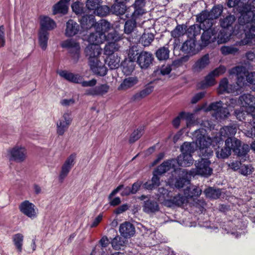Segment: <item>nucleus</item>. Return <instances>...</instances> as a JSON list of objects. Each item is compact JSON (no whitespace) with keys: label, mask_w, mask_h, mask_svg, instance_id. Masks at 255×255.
Here are the masks:
<instances>
[{"label":"nucleus","mask_w":255,"mask_h":255,"mask_svg":"<svg viewBox=\"0 0 255 255\" xmlns=\"http://www.w3.org/2000/svg\"><path fill=\"white\" fill-rule=\"evenodd\" d=\"M223 143H216L214 146L216 156L219 159H226L231 154L232 151L238 158L242 161H245L249 157L250 146L246 143L242 144L240 140L236 137H229L224 139L221 137Z\"/></svg>","instance_id":"nucleus-1"},{"label":"nucleus","mask_w":255,"mask_h":255,"mask_svg":"<svg viewBox=\"0 0 255 255\" xmlns=\"http://www.w3.org/2000/svg\"><path fill=\"white\" fill-rule=\"evenodd\" d=\"M180 150L181 153L177 156V158H172L163 162V165L160 167V169L162 167L166 165L172 166L176 169L178 166H189L193 164V157L192 154L194 152V142H184L180 146Z\"/></svg>","instance_id":"nucleus-2"},{"label":"nucleus","mask_w":255,"mask_h":255,"mask_svg":"<svg viewBox=\"0 0 255 255\" xmlns=\"http://www.w3.org/2000/svg\"><path fill=\"white\" fill-rule=\"evenodd\" d=\"M229 73L230 75H236L237 85L239 86L240 90L247 81L252 85L251 89L255 92V72L249 73L245 67L238 66L230 70Z\"/></svg>","instance_id":"nucleus-3"},{"label":"nucleus","mask_w":255,"mask_h":255,"mask_svg":"<svg viewBox=\"0 0 255 255\" xmlns=\"http://www.w3.org/2000/svg\"><path fill=\"white\" fill-rule=\"evenodd\" d=\"M222 11V7L219 5L214 6L210 11L203 10L196 16L197 21L206 27H212L214 19L219 17Z\"/></svg>","instance_id":"nucleus-4"},{"label":"nucleus","mask_w":255,"mask_h":255,"mask_svg":"<svg viewBox=\"0 0 255 255\" xmlns=\"http://www.w3.org/2000/svg\"><path fill=\"white\" fill-rule=\"evenodd\" d=\"M195 135L196 137V144L199 146V148L211 146L214 147L216 143L219 144L223 143L222 140L221 139V137L218 136L217 135L213 138L206 136L203 130L202 131H196Z\"/></svg>","instance_id":"nucleus-5"},{"label":"nucleus","mask_w":255,"mask_h":255,"mask_svg":"<svg viewBox=\"0 0 255 255\" xmlns=\"http://www.w3.org/2000/svg\"><path fill=\"white\" fill-rule=\"evenodd\" d=\"M61 46L68 50L74 63L78 61L80 54V46L79 43L72 39H67L62 42Z\"/></svg>","instance_id":"nucleus-6"},{"label":"nucleus","mask_w":255,"mask_h":255,"mask_svg":"<svg viewBox=\"0 0 255 255\" xmlns=\"http://www.w3.org/2000/svg\"><path fill=\"white\" fill-rule=\"evenodd\" d=\"M107 39L111 40V41L108 42L106 44L104 48L105 54L108 56L115 54L114 52L119 50L120 47V45L118 43V41L121 40L120 37L115 32H111L108 34Z\"/></svg>","instance_id":"nucleus-7"},{"label":"nucleus","mask_w":255,"mask_h":255,"mask_svg":"<svg viewBox=\"0 0 255 255\" xmlns=\"http://www.w3.org/2000/svg\"><path fill=\"white\" fill-rule=\"evenodd\" d=\"M211 161L209 159L201 158L196 160L195 163L196 167V174L200 175L204 177L210 176L213 169L210 167Z\"/></svg>","instance_id":"nucleus-8"},{"label":"nucleus","mask_w":255,"mask_h":255,"mask_svg":"<svg viewBox=\"0 0 255 255\" xmlns=\"http://www.w3.org/2000/svg\"><path fill=\"white\" fill-rule=\"evenodd\" d=\"M153 60V55L151 52L142 51L137 56L136 62L141 69L145 70L152 65Z\"/></svg>","instance_id":"nucleus-9"},{"label":"nucleus","mask_w":255,"mask_h":255,"mask_svg":"<svg viewBox=\"0 0 255 255\" xmlns=\"http://www.w3.org/2000/svg\"><path fill=\"white\" fill-rule=\"evenodd\" d=\"M202 29L204 32L202 34L201 46L205 47L209 43L216 41V34L217 30L215 28L212 27H206V25L202 24Z\"/></svg>","instance_id":"nucleus-10"},{"label":"nucleus","mask_w":255,"mask_h":255,"mask_svg":"<svg viewBox=\"0 0 255 255\" xmlns=\"http://www.w3.org/2000/svg\"><path fill=\"white\" fill-rule=\"evenodd\" d=\"M18 208L21 213L31 219H34L37 216L35 206L28 200L22 202L19 205Z\"/></svg>","instance_id":"nucleus-11"},{"label":"nucleus","mask_w":255,"mask_h":255,"mask_svg":"<svg viewBox=\"0 0 255 255\" xmlns=\"http://www.w3.org/2000/svg\"><path fill=\"white\" fill-rule=\"evenodd\" d=\"M76 154H71L65 160L61 167V170L59 175V180L62 183L67 177L70 171L74 166L75 162Z\"/></svg>","instance_id":"nucleus-12"},{"label":"nucleus","mask_w":255,"mask_h":255,"mask_svg":"<svg viewBox=\"0 0 255 255\" xmlns=\"http://www.w3.org/2000/svg\"><path fill=\"white\" fill-rule=\"evenodd\" d=\"M26 151L24 147L15 146L8 150L9 159L21 162L26 158Z\"/></svg>","instance_id":"nucleus-13"},{"label":"nucleus","mask_w":255,"mask_h":255,"mask_svg":"<svg viewBox=\"0 0 255 255\" xmlns=\"http://www.w3.org/2000/svg\"><path fill=\"white\" fill-rule=\"evenodd\" d=\"M72 119L71 117V113H65L62 118L57 123V132L59 135H62L68 129L71 124Z\"/></svg>","instance_id":"nucleus-14"},{"label":"nucleus","mask_w":255,"mask_h":255,"mask_svg":"<svg viewBox=\"0 0 255 255\" xmlns=\"http://www.w3.org/2000/svg\"><path fill=\"white\" fill-rule=\"evenodd\" d=\"M218 90L220 94L235 92H237V94H239V92L240 91L239 86L237 85V83L234 85H229L228 80L227 78H224L221 80Z\"/></svg>","instance_id":"nucleus-15"},{"label":"nucleus","mask_w":255,"mask_h":255,"mask_svg":"<svg viewBox=\"0 0 255 255\" xmlns=\"http://www.w3.org/2000/svg\"><path fill=\"white\" fill-rule=\"evenodd\" d=\"M101 49L98 44H89L85 49V53L88 58L89 63L98 59V56L101 53Z\"/></svg>","instance_id":"nucleus-16"},{"label":"nucleus","mask_w":255,"mask_h":255,"mask_svg":"<svg viewBox=\"0 0 255 255\" xmlns=\"http://www.w3.org/2000/svg\"><path fill=\"white\" fill-rule=\"evenodd\" d=\"M143 211L148 214H155L160 210L158 202L153 199H148L143 202Z\"/></svg>","instance_id":"nucleus-17"},{"label":"nucleus","mask_w":255,"mask_h":255,"mask_svg":"<svg viewBox=\"0 0 255 255\" xmlns=\"http://www.w3.org/2000/svg\"><path fill=\"white\" fill-rule=\"evenodd\" d=\"M163 162L158 166L156 169L154 170L153 174V176L151 178V181L152 182L151 184H152L155 187H157L159 186L160 183V178L159 175H161L162 174L167 172L171 169H173L174 170V168L172 167V166H167L165 165V166L162 167L161 169H160V167L163 165Z\"/></svg>","instance_id":"nucleus-18"},{"label":"nucleus","mask_w":255,"mask_h":255,"mask_svg":"<svg viewBox=\"0 0 255 255\" xmlns=\"http://www.w3.org/2000/svg\"><path fill=\"white\" fill-rule=\"evenodd\" d=\"M119 231L121 235L125 239L130 238L134 235L135 232L133 225L127 221L120 225Z\"/></svg>","instance_id":"nucleus-19"},{"label":"nucleus","mask_w":255,"mask_h":255,"mask_svg":"<svg viewBox=\"0 0 255 255\" xmlns=\"http://www.w3.org/2000/svg\"><path fill=\"white\" fill-rule=\"evenodd\" d=\"M57 73L61 77L71 83L79 84L82 81V76L79 74H74L65 70H60Z\"/></svg>","instance_id":"nucleus-20"},{"label":"nucleus","mask_w":255,"mask_h":255,"mask_svg":"<svg viewBox=\"0 0 255 255\" xmlns=\"http://www.w3.org/2000/svg\"><path fill=\"white\" fill-rule=\"evenodd\" d=\"M89 65L92 72L97 76H104L107 73V67L99 59L92 61Z\"/></svg>","instance_id":"nucleus-21"},{"label":"nucleus","mask_w":255,"mask_h":255,"mask_svg":"<svg viewBox=\"0 0 255 255\" xmlns=\"http://www.w3.org/2000/svg\"><path fill=\"white\" fill-rule=\"evenodd\" d=\"M239 23L240 25H249L252 23L255 24V12L249 10L242 13L239 18Z\"/></svg>","instance_id":"nucleus-22"},{"label":"nucleus","mask_w":255,"mask_h":255,"mask_svg":"<svg viewBox=\"0 0 255 255\" xmlns=\"http://www.w3.org/2000/svg\"><path fill=\"white\" fill-rule=\"evenodd\" d=\"M80 22L82 27L85 29H88L93 27H96L97 26L95 16L92 14L82 16L80 19Z\"/></svg>","instance_id":"nucleus-23"},{"label":"nucleus","mask_w":255,"mask_h":255,"mask_svg":"<svg viewBox=\"0 0 255 255\" xmlns=\"http://www.w3.org/2000/svg\"><path fill=\"white\" fill-rule=\"evenodd\" d=\"M210 63L209 54H207L199 59L193 65L192 70L194 73H199Z\"/></svg>","instance_id":"nucleus-24"},{"label":"nucleus","mask_w":255,"mask_h":255,"mask_svg":"<svg viewBox=\"0 0 255 255\" xmlns=\"http://www.w3.org/2000/svg\"><path fill=\"white\" fill-rule=\"evenodd\" d=\"M107 35L106 34L100 32L96 30L95 32L91 33L88 36V41L89 44H98L102 43L107 39Z\"/></svg>","instance_id":"nucleus-25"},{"label":"nucleus","mask_w":255,"mask_h":255,"mask_svg":"<svg viewBox=\"0 0 255 255\" xmlns=\"http://www.w3.org/2000/svg\"><path fill=\"white\" fill-rule=\"evenodd\" d=\"M177 177L175 178L174 186L176 188H182L185 184L190 182L188 179V174L185 169H182Z\"/></svg>","instance_id":"nucleus-26"},{"label":"nucleus","mask_w":255,"mask_h":255,"mask_svg":"<svg viewBox=\"0 0 255 255\" xmlns=\"http://www.w3.org/2000/svg\"><path fill=\"white\" fill-rule=\"evenodd\" d=\"M79 30V24L73 19H69L66 23L65 35L71 37L77 34Z\"/></svg>","instance_id":"nucleus-27"},{"label":"nucleus","mask_w":255,"mask_h":255,"mask_svg":"<svg viewBox=\"0 0 255 255\" xmlns=\"http://www.w3.org/2000/svg\"><path fill=\"white\" fill-rule=\"evenodd\" d=\"M184 193L186 199H192L198 197L202 193V190L198 186L190 185L184 190Z\"/></svg>","instance_id":"nucleus-28"},{"label":"nucleus","mask_w":255,"mask_h":255,"mask_svg":"<svg viewBox=\"0 0 255 255\" xmlns=\"http://www.w3.org/2000/svg\"><path fill=\"white\" fill-rule=\"evenodd\" d=\"M56 26L55 21L48 16H43L40 20V29L46 30H50L54 29Z\"/></svg>","instance_id":"nucleus-29"},{"label":"nucleus","mask_w":255,"mask_h":255,"mask_svg":"<svg viewBox=\"0 0 255 255\" xmlns=\"http://www.w3.org/2000/svg\"><path fill=\"white\" fill-rule=\"evenodd\" d=\"M195 46L193 39L187 40L183 43L180 49L185 54L194 55L195 54Z\"/></svg>","instance_id":"nucleus-30"},{"label":"nucleus","mask_w":255,"mask_h":255,"mask_svg":"<svg viewBox=\"0 0 255 255\" xmlns=\"http://www.w3.org/2000/svg\"><path fill=\"white\" fill-rule=\"evenodd\" d=\"M135 62L132 60L126 59L121 63V68L124 74L130 75L134 70Z\"/></svg>","instance_id":"nucleus-31"},{"label":"nucleus","mask_w":255,"mask_h":255,"mask_svg":"<svg viewBox=\"0 0 255 255\" xmlns=\"http://www.w3.org/2000/svg\"><path fill=\"white\" fill-rule=\"evenodd\" d=\"M70 0H60L53 6V13L54 14L62 13L64 14L68 10L67 3Z\"/></svg>","instance_id":"nucleus-32"},{"label":"nucleus","mask_w":255,"mask_h":255,"mask_svg":"<svg viewBox=\"0 0 255 255\" xmlns=\"http://www.w3.org/2000/svg\"><path fill=\"white\" fill-rule=\"evenodd\" d=\"M232 33V29L231 30L222 29L218 33L217 37L216 36L218 44L224 43L229 41Z\"/></svg>","instance_id":"nucleus-33"},{"label":"nucleus","mask_w":255,"mask_h":255,"mask_svg":"<svg viewBox=\"0 0 255 255\" xmlns=\"http://www.w3.org/2000/svg\"><path fill=\"white\" fill-rule=\"evenodd\" d=\"M186 199V198L185 197V196H184L180 194H178L169 200H167L165 201V203L169 207H171L174 205L180 206L184 203Z\"/></svg>","instance_id":"nucleus-34"},{"label":"nucleus","mask_w":255,"mask_h":255,"mask_svg":"<svg viewBox=\"0 0 255 255\" xmlns=\"http://www.w3.org/2000/svg\"><path fill=\"white\" fill-rule=\"evenodd\" d=\"M202 28V24L200 25L193 24L189 26L186 30V33L190 39H194L200 34L201 29Z\"/></svg>","instance_id":"nucleus-35"},{"label":"nucleus","mask_w":255,"mask_h":255,"mask_svg":"<svg viewBox=\"0 0 255 255\" xmlns=\"http://www.w3.org/2000/svg\"><path fill=\"white\" fill-rule=\"evenodd\" d=\"M204 193L207 198L212 199H217L221 196V190L212 187H209L206 188Z\"/></svg>","instance_id":"nucleus-36"},{"label":"nucleus","mask_w":255,"mask_h":255,"mask_svg":"<svg viewBox=\"0 0 255 255\" xmlns=\"http://www.w3.org/2000/svg\"><path fill=\"white\" fill-rule=\"evenodd\" d=\"M236 20V17L233 15H229L220 20V25L222 29L229 30L233 29L232 25Z\"/></svg>","instance_id":"nucleus-37"},{"label":"nucleus","mask_w":255,"mask_h":255,"mask_svg":"<svg viewBox=\"0 0 255 255\" xmlns=\"http://www.w3.org/2000/svg\"><path fill=\"white\" fill-rule=\"evenodd\" d=\"M120 59L117 54L108 55L106 59L109 67L111 69L118 68L120 65Z\"/></svg>","instance_id":"nucleus-38"},{"label":"nucleus","mask_w":255,"mask_h":255,"mask_svg":"<svg viewBox=\"0 0 255 255\" xmlns=\"http://www.w3.org/2000/svg\"><path fill=\"white\" fill-rule=\"evenodd\" d=\"M49 33L46 30H40L38 33V41L40 47L45 50L47 46Z\"/></svg>","instance_id":"nucleus-39"},{"label":"nucleus","mask_w":255,"mask_h":255,"mask_svg":"<svg viewBox=\"0 0 255 255\" xmlns=\"http://www.w3.org/2000/svg\"><path fill=\"white\" fill-rule=\"evenodd\" d=\"M114 1L115 3L110 8L111 12L116 15H122L125 13L127 9L126 4Z\"/></svg>","instance_id":"nucleus-40"},{"label":"nucleus","mask_w":255,"mask_h":255,"mask_svg":"<svg viewBox=\"0 0 255 255\" xmlns=\"http://www.w3.org/2000/svg\"><path fill=\"white\" fill-rule=\"evenodd\" d=\"M236 129L233 126H225L221 128L220 130L219 135L218 136L226 137H232V136L235 134Z\"/></svg>","instance_id":"nucleus-41"},{"label":"nucleus","mask_w":255,"mask_h":255,"mask_svg":"<svg viewBox=\"0 0 255 255\" xmlns=\"http://www.w3.org/2000/svg\"><path fill=\"white\" fill-rule=\"evenodd\" d=\"M137 80L134 77L125 79L118 87L119 90H126L136 84Z\"/></svg>","instance_id":"nucleus-42"},{"label":"nucleus","mask_w":255,"mask_h":255,"mask_svg":"<svg viewBox=\"0 0 255 255\" xmlns=\"http://www.w3.org/2000/svg\"><path fill=\"white\" fill-rule=\"evenodd\" d=\"M170 51L168 46L159 48L156 52V56L160 60H165L169 58Z\"/></svg>","instance_id":"nucleus-43"},{"label":"nucleus","mask_w":255,"mask_h":255,"mask_svg":"<svg viewBox=\"0 0 255 255\" xmlns=\"http://www.w3.org/2000/svg\"><path fill=\"white\" fill-rule=\"evenodd\" d=\"M24 236L20 233L14 235L12 237V241L19 254L22 252Z\"/></svg>","instance_id":"nucleus-44"},{"label":"nucleus","mask_w":255,"mask_h":255,"mask_svg":"<svg viewBox=\"0 0 255 255\" xmlns=\"http://www.w3.org/2000/svg\"><path fill=\"white\" fill-rule=\"evenodd\" d=\"M154 39V35L151 33H143L139 39V42L143 46H149Z\"/></svg>","instance_id":"nucleus-45"},{"label":"nucleus","mask_w":255,"mask_h":255,"mask_svg":"<svg viewBox=\"0 0 255 255\" xmlns=\"http://www.w3.org/2000/svg\"><path fill=\"white\" fill-rule=\"evenodd\" d=\"M126 241L123 237L117 236L112 240L111 244L114 249L119 250L125 246Z\"/></svg>","instance_id":"nucleus-46"},{"label":"nucleus","mask_w":255,"mask_h":255,"mask_svg":"<svg viewBox=\"0 0 255 255\" xmlns=\"http://www.w3.org/2000/svg\"><path fill=\"white\" fill-rule=\"evenodd\" d=\"M136 26V22L134 18L127 20L124 26V32L127 34H131L133 32Z\"/></svg>","instance_id":"nucleus-47"},{"label":"nucleus","mask_w":255,"mask_h":255,"mask_svg":"<svg viewBox=\"0 0 255 255\" xmlns=\"http://www.w3.org/2000/svg\"><path fill=\"white\" fill-rule=\"evenodd\" d=\"M235 114L237 119L239 121L245 123H248L249 122V114H248L247 111L244 110L243 108L236 110L235 111Z\"/></svg>","instance_id":"nucleus-48"},{"label":"nucleus","mask_w":255,"mask_h":255,"mask_svg":"<svg viewBox=\"0 0 255 255\" xmlns=\"http://www.w3.org/2000/svg\"><path fill=\"white\" fill-rule=\"evenodd\" d=\"M187 26L185 25H177L171 32V35L173 38H177L186 33Z\"/></svg>","instance_id":"nucleus-49"},{"label":"nucleus","mask_w":255,"mask_h":255,"mask_svg":"<svg viewBox=\"0 0 255 255\" xmlns=\"http://www.w3.org/2000/svg\"><path fill=\"white\" fill-rule=\"evenodd\" d=\"M143 130L144 127L142 126L138 127L136 130H134L130 135L129 142L132 143L138 140L142 135Z\"/></svg>","instance_id":"nucleus-50"},{"label":"nucleus","mask_w":255,"mask_h":255,"mask_svg":"<svg viewBox=\"0 0 255 255\" xmlns=\"http://www.w3.org/2000/svg\"><path fill=\"white\" fill-rule=\"evenodd\" d=\"M110 11H111V10L108 6L107 5L101 6L99 4V6L96 8L93 14L103 17L107 15L109 13Z\"/></svg>","instance_id":"nucleus-51"},{"label":"nucleus","mask_w":255,"mask_h":255,"mask_svg":"<svg viewBox=\"0 0 255 255\" xmlns=\"http://www.w3.org/2000/svg\"><path fill=\"white\" fill-rule=\"evenodd\" d=\"M95 28L100 32L105 34L106 32L110 28V23L107 21L102 20L100 23L97 22Z\"/></svg>","instance_id":"nucleus-52"},{"label":"nucleus","mask_w":255,"mask_h":255,"mask_svg":"<svg viewBox=\"0 0 255 255\" xmlns=\"http://www.w3.org/2000/svg\"><path fill=\"white\" fill-rule=\"evenodd\" d=\"M140 53L137 46L133 45L129 47L128 52V59L136 61L137 56Z\"/></svg>","instance_id":"nucleus-53"},{"label":"nucleus","mask_w":255,"mask_h":255,"mask_svg":"<svg viewBox=\"0 0 255 255\" xmlns=\"http://www.w3.org/2000/svg\"><path fill=\"white\" fill-rule=\"evenodd\" d=\"M110 90V87L107 84H101L95 88L94 92L96 94L104 95L107 94Z\"/></svg>","instance_id":"nucleus-54"},{"label":"nucleus","mask_w":255,"mask_h":255,"mask_svg":"<svg viewBox=\"0 0 255 255\" xmlns=\"http://www.w3.org/2000/svg\"><path fill=\"white\" fill-rule=\"evenodd\" d=\"M215 76L210 72L205 78L204 81L202 82V87L205 88L215 84Z\"/></svg>","instance_id":"nucleus-55"},{"label":"nucleus","mask_w":255,"mask_h":255,"mask_svg":"<svg viewBox=\"0 0 255 255\" xmlns=\"http://www.w3.org/2000/svg\"><path fill=\"white\" fill-rule=\"evenodd\" d=\"M238 51V48L233 46H223L221 48V53L225 55L228 54H235Z\"/></svg>","instance_id":"nucleus-56"},{"label":"nucleus","mask_w":255,"mask_h":255,"mask_svg":"<svg viewBox=\"0 0 255 255\" xmlns=\"http://www.w3.org/2000/svg\"><path fill=\"white\" fill-rule=\"evenodd\" d=\"M101 0H87L86 1V6L89 11H93L94 13L96 8L99 6V3Z\"/></svg>","instance_id":"nucleus-57"},{"label":"nucleus","mask_w":255,"mask_h":255,"mask_svg":"<svg viewBox=\"0 0 255 255\" xmlns=\"http://www.w3.org/2000/svg\"><path fill=\"white\" fill-rule=\"evenodd\" d=\"M200 155L204 158L209 159L213 155V151L210 146L200 148Z\"/></svg>","instance_id":"nucleus-58"},{"label":"nucleus","mask_w":255,"mask_h":255,"mask_svg":"<svg viewBox=\"0 0 255 255\" xmlns=\"http://www.w3.org/2000/svg\"><path fill=\"white\" fill-rule=\"evenodd\" d=\"M239 99L243 101L246 107H251L255 104V97H239Z\"/></svg>","instance_id":"nucleus-59"},{"label":"nucleus","mask_w":255,"mask_h":255,"mask_svg":"<svg viewBox=\"0 0 255 255\" xmlns=\"http://www.w3.org/2000/svg\"><path fill=\"white\" fill-rule=\"evenodd\" d=\"M222 107V103L221 101L211 103L208 107L207 110L208 111H214V114L216 115Z\"/></svg>","instance_id":"nucleus-60"},{"label":"nucleus","mask_w":255,"mask_h":255,"mask_svg":"<svg viewBox=\"0 0 255 255\" xmlns=\"http://www.w3.org/2000/svg\"><path fill=\"white\" fill-rule=\"evenodd\" d=\"M215 115L217 118L224 119L228 117L230 114L227 108L222 107Z\"/></svg>","instance_id":"nucleus-61"},{"label":"nucleus","mask_w":255,"mask_h":255,"mask_svg":"<svg viewBox=\"0 0 255 255\" xmlns=\"http://www.w3.org/2000/svg\"><path fill=\"white\" fill-rule=\"evenodd\" d=\"M153 90V87L151 84H148L140 92L138 96H147L151 94Z\"/></svg>","instance_id":"nucleus-62"},{"label":"nucleus","mask_w":255,"mask_h":255,"mask_svg":"<svg viewBox=\"0 0 255 255\" xmlns=\"http://www.w3.org/2000/svg\"><path fill=\"white\" fill-rule=\"evenodd\" d=\"M226 71V68L224 66L221 65L219 67L216 68L211 72L215 77L219 76L224 74Z\"/></svg>","instance_id":"nucleus-63"},{"label":"nucleus","mask_w":255,"mask_h":255,"mask_svg":"<svg viewBox=\"0 0 255 255\" xmlns=\"http://www.w3.org/2000/svg\"><path fill=\"white\" fill-rule=\"evenodd\" d=\"M184 115V112H181L178 116L174 118L172 121V125L175 128H178L180 126V121L183 119V116Z\"/></svg>","instance_id":"nucleus-64"}]
</instances>
